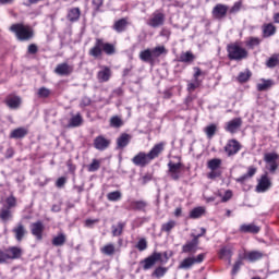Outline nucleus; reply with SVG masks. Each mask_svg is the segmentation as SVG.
Instances as JSON below:
<instances>
[{"instance_id": "nucleus-1", "label": "nucleus", "mask_w": 279, "mask_h": 279, "mask_svg": "<svg viewBox=\"0 0 279 279\" xmlns=\"http://www.w3.org/2000/svg\"><path fill=\"white\" fill-rule=\"evenodd\" d=\"M162 256L166 260H162ZM167 260H169L167 252L158 253L155 251L148 257L141 260L140 265H142L144 271H149V269H154V267H156L157 263H167Z\"/></svg>"}, {"instance_id": "nucleus-2", "label": "nucleus", "mask_w": 279, "mask_h": 279, "mask_svg": "<svg viewBox=\"0 0 279 279\" xmlns=\"http://www.w3.org/2000/svg\"><path fill=\"white\" fill-rule=\"evenodd\" d=\"M10 29L15 34L17 40H21V43H27V40H32V38H34V29L29 26L13 24Z\"/></svg>"}, {"instance_id": "nucleus-3", "label": "nucleus", "mask_w": 279, "mask_h": 279, "mask_svg": "<svg viewBox=\"0 0 279 279\" xmlns=\"http://www.w3.org/2000/svg\"><path fill=\"white\" fill-rule=\"evenodd\" d=\"M23 256V250L19 246H10L8 248L0 250V265H4L8 260H16Z\"/></svg>"}, {"instance_id": "nucleus-4", "label": "nucleus", "mask_w": 279, "mask_h": 279, "mask_svg": "<svg viewBox=\"0 0 279 279\" xmlns=\"http://www.w3.org/2000/svg\"><path fill=\"white\" fill-rule=\"evenodd\" d=\"M227 51H228L229 60H235L236 62H241V60H245L248 56L247 50L239 46V44L228 45Z\"/></svg>"}, {"instance_id": "nucleus-5", "label": "nucleus", "mask_w": 279, "mask_h": 279, "mask_svg": "<svg viewBox=\"0 0 279 279\" xmlns=\"http://www.w3.org/2000/svg\"><path fill=\"white\" fill-rule=\"evenodd\" d=\"M278 158L279 156L276 153H267L264 155V161L268 165L267 169L270 173H276V171H278Z\"/></svg>"}, {"instance_id": "nucleus-6", "label": "nucleus", "mask_w": 279, "mask_h": 279, "mask_svg": "<svg viewBox=\"0 0 279 279\" xmlns=\"http://www.w3.org/2000/svg\"><path fill=\"white\" fill-rule=\"evenodd\" d=\"M147 25H149V27H154L155 29L157 27H162V25H165V13L159 11L154 12Z\"/></svg>"}, {"instance_id": "nucleus-7", "label": "nucleus", "mask_w": 279, "mask_h": 279, "mask_svg": "<svg viewBox=\"0 0 279 279\" xmlns=\"http://www.w3.org/2000/svg\"><path fill=\"white\" fill-rule=\"evenodd\" d=\"M225 151L229 158L231 156H236V153L241 151V143H239L236 140H229L225 146Z\"/></svg>"}, {"instance_id": "nucleus-8", "label": "nucleus", "mask_w": 279, "mask_h": 279, "mask_svg": "<svg viewBox=\"0 0 279 279\" xmlns=\"http://www.w3.org/2000/svg\"><path fill=\"white\" fill-rule=\"evenodd\" d=\"M132 162L136 167H147L151 162V159L148 154L141 151L133 157Z\"/></svg>"}, {"instance_id": "nucleus-9", "label": "nucleus", "mask_w": 279, "mask_h": 279, "mask_svg": "<svg viewBox=\"0 0 279 279\" xmlns=\"http://www.w3.org/2000/svg\"><path fill=\"white\" fill-rule=\"evenodd\" d=\"M73 71H74L73 65H69V63L66 62L59 63L54 69V73L57 75H60L61 77H69V75H71Z\"/></svg>"}, {"instance_id": "nucleus-10", "label": "nucleus", "mask_w": 279, "mask_h": 279, "mask_svg": "<svg viewBox=\"0 0 279 279\" xmlns=\"http://www.w3.org/2000/svg\"><path fill=\"white\" fill-rule=\"evenodd\" d=\"M31 232L33 236H36L37 241H43V232H45V225L38 220L31 225Z\"/></svg>"}, {"instance_id": "nucleus-11", "label": "nucleus", "mask_w": 279, "mask_h": 279, "mask_svg": "<svg viewBox=\"0 0 279 279\" xmlns=\"http://www.w3.org/2000/svg\"><path fill=\"white\" fill-rule=\"evenodd\" d=\"M211 14L214 19H226L228 15V5L221 3L216 4L211 11Z\"/></svg>"}, {"instance_id": "nucleus-12", "label": "nucleus", "mask_w": 279, "mask_h": 279, "mask_svg": "<svg viewBox=\"0 0 279 279\" xmlns=\"http://www.w3.org/2000/svg\"><path fill=\"white\" fill-rule=\"evenodd\" d=\"M168 173L170 178H172L174 181L180 180V170L182 169V162L173 163L170 161L168 163Z\"/></svg>"}, {"instance_id": "nucleus-13", "label": "nucleus", "mask_w": 279, "mask_h": 279, "mask_svg": "<svg viewBox=\"0 0 279 279\" xmlns=\"http://www.w3.org/2000/svg\"><path fill=\"white\" fill-rule=\"evenodd\" d=\"M94 147L98 149V151H106V149L110 147V140L99 135L94 140Z\"/></svg>"}, {"instance_id": "nucleus-14", "label": "nucleus", "mask_w": 279, "mask_h": 279, "mask_svg": "<svg viewBox=\"0 0 279 279\" xmlns=\"http://www.w3.org/2000/svg\"><path fill=\"white\" fill-rule=\"evenodd\" d=\"M243 125V120L241 118H234L231 121L227 122L225 126L226 132L230 134H235V132Z\"/></svg>"}, {"instance_id": "nucleus-15", "label": "nucleus", "mask_w": 279, "mask_h": 279, "mask_svg": "<svg viewBox=\"0 0 279 279\" xmlns=\"http://www.w3.org/2000/svg\"><path fill=\"white\" fill-rule=\"evenodd\" d=\"M198 245H199V240H197V238H193L192 241H189L186 244L182 246V253L195 254V252H197Z\"/></svg>"}, {"instance_id": "nucleus-16", "label": "nucleus", "mask_w": 279, "mask_h": 279, "mask_svg": "<svg viewBox=\"0 0 279 279\" xmlns=\"http://www.w3.org/2000/svg\"><path fill=\"white\" fill-rule=\"evenodd\" d=\"M104 45V39L102 38H96V43L94 45V47L92 49H89V56H92V58H100V56H102L104 50H102V46Z\"/></svg>"}, {"instance_id": "nucleus-17", "label": "nucleus", "mask_w": 279, "mask_h": 279, "mask_svg": "<svg viewBox=\"0 0 279 279\" xmlns=\"http://www.w3.org/2000/svg\"><path fill=\"white\" fill-rule=\"evenodd\" d=\"M270 187H271V181L269 180V177H267V174L262 175L256 186L257 193H265L269 191Z\"/></svg>"}, {"instance_id": "nucleus-18", "label": "nucleus", "mask_w": 279, "mask_h": 279, "mask_svg": "<svg viewBox=\"0 0 279 279\" xmlns=\"http://www.w3.org/2000/svg\"><path fill=\"white\" fill-rule=\"evenodd\" d=\"M239 230L243 234H258V232H260V227L256 226L255 223H243L240 226Z\"/></svg>"}, {"instance_id": "nucleus-19", "label": "nucleus", "mask_w": 279, "mask_h": 279, "mask_svg": "<svg viewBox=\"0 0 279 279\" xmlns=\"http://www.w3.org/2000/svg\"><path fill=\"white\" fill-rule=\"evenodd\" d=\"M244 260H248L250 263H256V260H260L265 254L260 251H251L242 254Z\"/></svg>"}, {"instance_id": "nucleus-20", "label": "nucleus", "mask_w": 279, "mask_h": 279, "mask_svg": "<svg viewBox=\"0 0 279 279\" xmlns=\"http://www.w3.org/2000/svg\"><path fill=\"white\" fill-rule=\"evenodd\" d=\"M131 141H132V135L128 133H122L117 138V149H124V147H128V145H130Z\"/></svg>"}, {"instance_id": "nucleus-21", "label": "nucleus", "mask_w": 279, "mask_h": 279, "mask_svg": "<svg viewBox=\"0 0 279 279\" xmlns=\"http://www.w3.org/2000/svg\"><path fill=\"white\" fill-rule=\"evenodd\" d=\"M12 232L15 234V240L19 241V243H21V241H23L27 234V230L23 223H19L16 227H14Z\"/></svg>"}, {"instance_id": "nucleus-22", "label": "nucleus", "mask_w": 279, "mask_h": 279, "mask_svg": "<svg viewBox=\"0 0 279 279\" xmlns=\"http://www.w3.org/2000/svg\"><path fill=\"white\" fill-rule=\"evenodd\" d=\"M162 151H165V143H159L156 144L150 151L148 153V158H150V160H155V158H158V156H160L162 154Z\"/></svg>"}, {"instance_id": "nucleus-23", "label": "nucleus", "mask_w": 279, "mask_h": 279, "mask_svg": "<svg viewBox=\"0 0 279 279\" xmlns=\"http://www.w3.org/2000/svg\"><path fill=\"white\" fill-rule=\"evenodd\" d=\"M80 16H82V11L76 7L68 11L66 19L70 23H77V21H80Z\"/></svg>"}, {"instance_id": "nucleus-24", "label": "nucleus", "mask_w": 279, "mask_h": 279, "mask_svg": "<svg viewBox=\"0 0 279 279\" xmlns=\"http://www.w3.org/2000/svg\"><path fill=\"white\" fill-rule=\"evenodd\" d=\"M147 206H149V203H147V201H132L131 202L132 210H140L142 213H147Z\"/></svg>"}, {"instance_id": "nucleus-25", "label": "nucleus", "mask_w": 279, "mask_h": 279, "mask_svg": "<svg viewBox=\"0 0 279 279\" xmlns=\"http://www.w3.org/2000/svg\"><path fill=\"white\" fill-rule=\"evenodd\" d=\"M262 29L264 38H271V36L276 35V25L272 23L264 24Z\"/></svg>"}, {"instance_id": "nucleus-26", "label": "nucleus", "mask_w": 279, "mask_h": 279, "mask_svg": "<svg viewBox=\"0 0 279 279\" xmlns=\"http://www.w3.org/2000/svg\"><path fill=\"white\" fill-rule=\"evenodd\" d=\"M113 29L118 34H122V32H125L128 29V19L123 17L114 22Z\"/></svg>"}, {"instance_id": "nucleus-27", "label": "nucleus", "mask_w": 279, "mask_h": 279, "mask_svg": "<svg viewBox=\"0 0 279 279\" xmlns=\"http://www.w3.org/2000/svg\"><path fill=\"white\" fill-rule=\"evenodd\" d=\"M29 134V131L25 128H17L14 129L11 133H10V138H25V136Z\"/></svg>"}, {"instance_id": "nucleus-28", "label": "nucleus", "mask_w": 279, "mask_h": 279, "mask_svg": "<svg viewBox=\"0 0 279 279\" xmlns=\"http://www.w3.org/2000/svg\"><path fill=\"white\" fill-rule=\"evenodd\" d=\"M243 260H245V257H243V254H239L238 259L233 264L231 276H236L239 271H241V267H243Z\"/></svg>"}, {"instance_id": "nucleus-29", "label": "nucleus", "mask_w": 279, "mask_h": 279, "mask_svg": "<svg viewBox=\"0 0 279 279\" xmlns=\"http://www.w3.org/2000/svg\"><path fill=\"white\" fill-rule=\"evenodd\" d=\"M111 75L112 72L110 71V68L105 66L104 70L98 72L97 77L99 82H108Z\"/></svg>"}, {"instance_id": "nucleus-30", "label": "nucleus", "mask_w": 279, "mask_h": 279, "mask_svg": "<svg viewBox=\"0 0 279 279\" xmlns=\"http://www.w3.org/2000/svg\"><path fill=\"white\" fill-rule=\"evenodd\" d=\"M100 252L104 256H114L117 247L112 243H108L100 248Z\"/></svg>"}, {"instance_id": "nucleus-31", "label": "nucleus", "mask_w": 279, "mask_h": 279, "mask_svg": "<svg viewBox=\"0 0 279 279\" xmlns=\"http://www.w3.org/2000/svg\"><path fill=\"white\" fill-rule=\"evenodd\" d=\"M271 86H274V81L272 80L262 78V83L257 84V90L263 93L265 90H269V88H271Z\"/></svg>"}, {"instance_id": "nucleus-32", "label": "nucleus", "mask_w": 279, "mask_h": 279, "mask_svg": "<svg viewBox=\"0 0 279 279\" xmlns=\"http://www.w3.org/2000/svg\"><path fill=\"white\" fill-rule=\"evenodd\" d=\"M66 243V235L64 233H59L57 236L52 239V245L54 247H62Z\"/></svg>"}, {"instance_id": "nucleus-33", "label": "nucleus", "mask_w": 279, "mask_h": 279, "mask_svg": "<svg viewBox=\"0 0 279 279\" xmlns=\"http://www.w3.org/2000/svg\"><path fill=\"white\" fill-rule=\"evenodd\" d=\"M140 60H142V62H154V57L151 54V49H146L144 51L140 52Z\"/></svg>"}, {"instance_id": "nucleus-34", "label": "nucleus", "mask_w": 279, "mask_h": 279, "mask_svg": "<svg viewBox=\"0 0 279 279\" xmlns=\"http://www.w3.org/2000/svg\"><path fill=\"white\" fill-rule=\"evenodd\" d=\"M206 209L204 207H195L190 213V219H199V217H204Z\"/></svg>"}, {"instance_id": "nucleus-35", "label": "nucleus", "mask_w": 279, "mask_h": 279, "mask_svg": "<svg viewBox=\"0 0 279 279\" xmlns=\"http://www.w3.org/2000/svg\"><path fill=\"white\" fill-rule=\"evenodd\" d=\"M102 51L107 54V56H114V53H117V49L114 48V45L110 44V43H104L102 39Z\"/></svg>"}, {"instance_id": "nucleus-36", "label": "nucleus", "mask_w": 279, "mask_h": 279, "mask_svg": "<svg viewBox=\"0 0 279 279\" xmlns=\"http://www.w3.org/2000/svg\"><path fill=\"white\" fill-rule=\"evenodd\" d=\"M7 106H9L11 110H16L21 106V98L15 96L7 99Z\"/></svg>"}, {"instance_id": "nucleus-37", "label": "nucleus", "mask_w": 279, "mask_h": 279, "mask_svg": "<svg viewBox=\"0 0 279 279\" xmlns=\"http://www.w3.org/2000/svg\"><path fill=\"white\" fill-rule=\"evenodd\" d=\"M92 8L93 16H97L101 12V8H104V0H92Z\"/></svg>"}, {"instance_id": "nucleus-38", "label": "nucleus", "mask_w": 279, "mask_h": 279, "mask_svg": "<svg viewBox=\"0 0 279 279\" xmlns=\"http://www.w3.org/2000/svg\"><path fill=\"white\" fill-rule=\"evenodd\" d=\"M167 271H169V269L167 267H162L159 266L157 267L153 272H151V277L153 278H165V276L167 275Z\"/></svg>"}, {"instance_id": "nucleus-39", "label": "nucleus", "mask_w": 279, "mask_h": 279, "mask_svg": "<svg viewBox=\"0 0 279 279\" xmlns=\"http://www.w3.org/2000/svg\"><path fill=\"white\" fill-rule=\"evenodd\" d=\"M207 167H208V169H210V171H218V169L221 168V159H219V158L210 159L207 162Z\"/></svg>"}, {"instance_id": "nucleus-40", "label": "nucleus", "mask_w": 279, "mask_h": 279, "mask_svg": "<svg viewBox=\"0 0 279 279\" xmlns=\"http://www.w3.org/2000/svg\"><path fill=\"white\" fill-rule=\"evenodd\" d=\"M82 123H83L82 116L80 113H77L76 116H73L70 119L69 128H80V125H82Z\"/></svg>"}, {"instance_id": "nucleus-41", "label": "nucleus", "mask_w": 279, "mask_h": 279, "mask_svg": "<svg viewBox=\"0 0 279 279\" xmlns=\"http://www.w3.org/2000/svg\"><path fill=\"white\" fill-rule=\"evenodd\" d=\"M194 265L195 260L193 259V257H186L180 263L179 269H191V267H193Z\"/></svg>"}, {"instance_id": "nucleus-42", "label": "nucleus", "mask_w": 279, "mask_h": 279, "mask_svg": "<svg viewBox=\"0 0 279 279\" xmlns=\"http://www.w3.org/2000/svg\"><path fill=\"white\" fill-rule=\"evenodd\" d=\"M11 218H12V210L8 207H2L0 209V219L2 221H10Z\"/></svg>"}, {"instance_id": "nucleus-43", "label": "nucleus", "mask_w": 279, "mask_h": 279, "mask_svg": "<svg viewBox=\"0 0 279 279\" xmlns=\"http://www.w3.org/2000/svg\"><path fill=\"white\" fill-rule=\"evenodd\" d=\"M167 49L165 46H157L154 49L150 50V53L153 56V60H156V58H160L162 53H166Z\"/></svg>"}, {"instance_id": "nucleus-44", "label": "nucleus", "mask_w": 279, "mask_h": 279, "mask_svg": "<svg viewBox=\"0 0 279 279\" xmlns=\"http://www.w3.org/2000/svg\"><path fill=\"white\" fill-rule=\"evenodd\" d=\"M207 138H213L217 134V124L211 123L204 129Z\"/></svg>"}, {"instance_id": "nucleus-45", "label": "nucleus", "mask_w": 279, "mask_h": 279, "mask_svg": "<svg viewBox=\"0 0 279 279\" xmlns=\"http://www.w3.org/2000/svg\"><path fill=\"white\" fill-rule=\"evenodd\" d=\"M123 228H125V222H118V226H112V236H121L123 234Z\"/></svg>"}, {"instance_id": "nucleus-46", "label": "nucleus", "mask_w": 279, "mask_h": 279, "mask_svg": "<svg viewBox=\"0 0 279 279\" xmlns=\"http://www.w3.org/2000/svg\"><path fill=\"white\" fill-rule=\"evenodd\" d=\"M179 60L180 62L185 63L193 62L195 60V54L191 51L182 52Z\"/></svg>"}, {"instance_id": "nucleus-47", "label": "nucleus", "mask_w": 279, "mask_h": 279, "mask_svg": "<svg viewBox=\"0 0 279 279\" xmlns=\"http://www.w3.org/2000/svg\"><path fill=\"white\" fill-rule=\"evenodd\" d=\"M232 248L222 247L220 250V258H228L229 264L232 263Z\"/></svg>"}, {"instance_id": "nucleus-48", "label": "nucleus", "mask_w": 279, "mask_h": 279, "mask_svg": "<svg viewBox=\"0 0 279 279\" xmlns=\"http://www.w3.org/2000/svg\"><path fill=\"white\" fill-rule=\"evenodd\" d=\"M101 167V163L97 159H93L92 163L87 166V171L89 173H95V171H99V168Z\"/></svg>"}, {"instance_id": "nucleus-49", "label": "nucleus", "mask_w": 279, "mask_h": 279, "mask_svg": "<svg viewBox=\"0 0 279 279\" xmlns=\"http://www.w3.org/2000/svg\"><path fill=\"white\" fill-rule=\"evenodd\" d=\"M278 64H279L278 54H274L266 62V66H268V69H276V66H278Z\"/></svg>"}, {"instance_id": "nucleus-50", "label": "nucleus", "mask_w": 279, "mask_h": 279, "mask_svg": "<svg viewBox=\"0 0 279 279\" xmlns=\"http://www.w3.org/2000/svg\"><path fill=\"white\" fill-rule=\"evenodd\" d=\"M109 202H119L121 199V193L119 191L110 192L107 194Z\"/></svg>"}, {"instance_id": "nucleus-51", "label": "nucleus", "mask_w": 279, "mask_h": 279, "mask_svg": "<svg viewBox=\"0 0 279 279\" xmlns=\"http://www.w3.org/2000/svg\"><path fill=\"white\" fill-rule=\"evenodd\" d=\"M252 77V72L250 70H246L245 72H241L238 76V81L241 83L247 82Z\"/></svg>"}, {"instance_id": "nucleus-52", "label": "nucleus", "mask_w": 279, "mask_h": 279, "mask_svg": "<svg viewBox=\"0 0 279 279\" xmlns=\"http://www.w3.org/2000/svg\"><path fill=\"white\" fill-rule=\"evenodd\" d=\"M110 125H111V128H121V125H123V120H121V118H119V116H113L110 119Z\"/></svg>"}, {"instance_id": "nucleus-53", "label": "nucleus", "mask_w": 279, "mask_h": 279, "mask_svg": "<svg viewBox=\"0 0 279 279\" xmlns=\"http://www.w3.org/2000/svg\"><path fill=\"white\" fill-rule=\"evenodd\" d=\"M135 247L138 252H145L147 250V240L144 238L140 239Z\"/></svg>"}, {"instance_id": "nucleus-54", "label": "nucleus", "mask_w": 279, "mask_h": 279, "mask_svg": "<svg viewBox=\"0 0 279 279\" xmlns=\"http://www.w3.org/2000/svg\"><path fill=\"white\" fill-rule=\"evenodd\" d=\"M37 95L41 99H47V97H49V95H51V90H49V88H47V87H41L38 89Z\"/></svg>"}, {"instance_id": "nucleus-55", "label": "nucleus", "mask_w": 279, "mask_h": 279, "mask_svg": "<svg viewBox=\"0 0 279 279\" xmlns=\"http://www.w3.org/2000/svg\"><path fill=\"white\" fill-rule=\"evenodd\" d=\"M241 8H243V1L234 2V4L229 10L230 14H236L238 12H241Z\"/></svg>"}, {"instance_id": "nucleus-56", "label": "nucleus", "mask_w": 279, "mask_h": 279, "mask_svg": "<svg viewBox=\"0 0 279 279\" xmlns=\"http://www.w3.org/2000/svg\"><path fill=\"white\" fill-rule=\"evenodd\" d=\"M174 228H175V221L173 220H170L161 226L162 232H170Z\"/></svg>"}, {"instance_id": "nucleus-57", "label": "nucleus", "mask_w": 279, "mask_h": 279, "mask_svg": "<svg viewBox=\"0 0 279 279\" xmlns=\"http://www.w3.org/2000/svg\"><path fill=\"white\" fill-rule=\"evenodd\" d=\"M5 203H7L5 208H9V209L15 208L16 197H14V195H11V196L7 197Z\"/></svg>"}, {"instance_id": "nucleus-58", "label": "nucleus", "mask_w": 279, "mask_h": 279, "mask_svg": "<svg viewBox=\"0 0 279 279\" xmlns=\"http://www.w3.org/2000/svg\"><path fill=\"white\" fill-rule=\"evenodd\" d=\"M260 45V39L258 37H251L247 41V46L251 48L258 47Z\"/></svg>"}, {"instance_id": "nucleus-59", "label": "nucleus", "mask_w": 279, "mask_h": 279, "mask_svg": "<svg viewBox=\"0 0 279 279\" xmlns=\"http://www.w3.org/2000/svg\"><path fill=\"white\" fill-rule=\"evenodd\" d=\"M27 53L31 56H36V53H38V46L36 44L28 45Z\"/></svg>"}, {"instance_id": "nucleus-60", "label": "nucleus", "mask_w": 279, "mask_h": 279, "mask_svg": "<svg viewBox=\"0 0 279 279\" xmlns=\"http://www.w3.org/2000/svg\"><path fill=\"white\" fill-rule=\"evenodd\" d=\"M220 177H221V171H219V170H211L208 173L209 180H215V178H220Z\"/></svg>"}, {"instance_id": "nucleus-61", "label": "nucleus", "mask_w": 279, "mask_h": 279, "mask_svg": "<svg viewBox=\"0 0 279 279\" xmlns=\"http://www.w3.org/2000/svg\"><path fill=\"white\" fill-rule=\"evenodd\" d=\"M92 101L88 96H84L81 100V107L86 108V106H90Z\"/></svg>"}, {"instance_id": "nucleus-62", "label": "nucleus", "mask_w": 279, "mask_h": 279, "mask_svg": "<svg viewBox=\"0 0 279 279\" xmlns=\"http://www.w3.org/2000/svg\"><path fill=\"white\" fill-rule=\"evenodd\" d=\"M64 184H66V179L64 177H60L56 182L57 189H62Z\"/></svg>"}, {"instance_id": "nucleus-63", "label": "nucleus", "mask_w": 279, "mask_h": 279, "mask_svg": "<svg viewBox=\"0 0 279 279\" xmlns=\"http://www.w3.org/2000/svg\"><path fill=\"white\" fill-rule=\"evenodd\" d=\"M232 199V191H226L225 195L221 198V202H230Z\"/></svg>"}, {"instance_id": "nucleus-64", "label": "nucleus", "mask_w": 279, "mask_h": 279, "mask_svg": "<svg viewBox=\"0 0 279 279\" xmlns=\"http://www.w3.org/2000/svg\"><path fill=\"white\" fill-rule=\"evenodd\" d=\"M195 88H199V81H195V83H190L187 85V90H190V93L195 90Z\"/></svg>"}]
</instances>
